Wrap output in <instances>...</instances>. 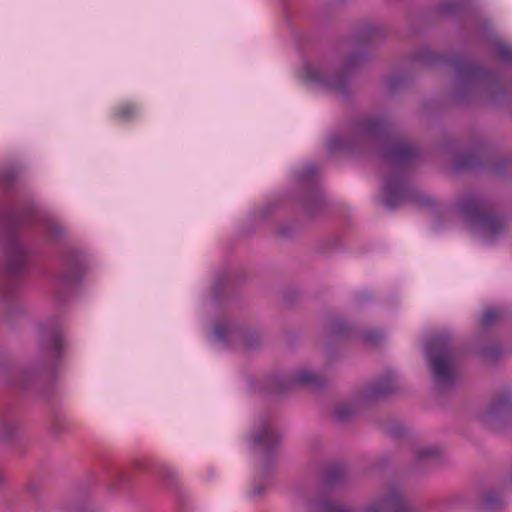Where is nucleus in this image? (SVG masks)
<instances>
[{
	"mask_svg": "<svg viewBox=\"0 0 512 512\" xmlns=\"http://www.w3.org/2000/svg\"><path fill=\"white\" fill-rule=\"evenodd\" d=\"M366 143L380 146L385 164L391 170L383 182V206L393 210L400 203L412 199L414 193L407 186L404 166L417 157L418 150L411 143L393 136L383 119L365 118L357 121L344 131L331 135L327 149L330 153H336Z\"/></svg>",
	"mask_w": 512,
	"mask_h": 512,
	"instance_id": "f257e3e1",
	"label": "nucleus"
},
{
	"mask_svg": "<svg viewBox=\"0 0 512 512\" xmlns=\"http://www.w3.org/2000/svg\"><path fill=\"white\" fill-rule=\"evenodd\" d=\"M367 58V54L358 52L331 65L305 63L301 69V76L308 83L347 97L352 72Z\"/></svg>",
	"mask_w": 512,
	"mask_h": 512,
	"instance_id": "f03ea898",
	"label": "nucleus"
},
{
	"mask_svg": "<svg viewBox=\"0 0 512 512\" xmlns=\"http://www.w3.org/2000/svg\"><path fill=\"white\" fill-rule=\"evenodd\" d=\"M452 64L456 74V100L463 101L478 92L485 93L494 103H498L500 98H505L504 91L497 89V79L492 72L463 56L454 58Z\"/></svg>",
	"mask_w": 512,
	"mask_h": 512,
	"instance_id": "7ed1b4c3",
	"label": "nucleus"
},
{
	"mask_svg": "<svg viewBox=\"0 0 512 512\" xmlns=\"http://www.w3.org/2000/svg\"><path fill=\"white\" fill-rule=\"evenodd\" d=\"M452 211L485 240L491 241L503 233L505 221L488 211V203L474 193L458 197Z\"/></svg>",
	"mask_w": 512,
	"mask_h": 512,
	"instance_id": "20e7f679",
	"label": "nucleus"
},
{
	"mask_svg": "<svg viewBox=\"0 0 512 512\" xmlns=\"http://www.w3.org/2000/svg\"><path fill=\"white\" fill-rule=\"evenodd\" d=\"M451 340L452 337L448 332H437L424 346V354L432 379L441 388L453 386L457 378L458 368Z\"/></svg>",
	"mask_w": 512,
	"mask_h": 512,
	"instance_id": "39448f33",
	"label": "nucleus"
},
{
	"mask_svg": "<svg viewBox=\"0 0 512 512\" xmlns=\"http://www.w3.org/2000/svg\"><path fill=\"white\" fill-rule=\"evenodd\" d=\"M311 509L313 512H406L408 506L402 488L390 485L360 507H353L333 500H323L315 503Z\"/></svg>",
	"mask_w": 512,
	"mask_h": 512,
	"instance_id": "423d86ee",
	"label": "nucleus"
},
{
	"mask_svg": "<svg viewBox=\"0 0 512 512\" xmlns=\"http://www.w3.org/2000/svg\"><path fill=\"white\" fill-rule=\"evenodd\" d=\"M65 339L60 328L53 326L40 329V348L37 368H34V386H39L40 374L50 383L56 377L63 356Z\"/></svg>",
	"mask_w": 512,
	"mask_h": 512,
	"instance_id": "0eeeda50",
	"label": "nucleus"
},
{
	"mask_svg": "<svg viewBox=\"0 0 512 512\" xmlns=\"http://www.w3.org/2000/svg\"><path fill=\"white\" fill-rule=\"evenodd\" d=\"M84 275V259L78 252H70L65 256L63 269L58 279L57 297L65 302L82 282Z\"/></svg>",
	"mask_w": 512,
	"mask_h": 512,
	"instance_id": "6e6552de",
	"label": "nucleus"
},
{
	"mask_svg": "<svg viewBox=\"0 0 512 512\" xmlns=\"http://www.w3.org/2000/svg\"><path fill=\"white\" fill-rule=\"evenodd\" d=\"M484 424L501 430L512 422V391L506 390L497 396L481 415Z\"/></svg>",
	"mask_w": 512,
	"mask_h": 512,
	"instance_id": "1a4fd4ad",
	"label": "nucleus"
},
{
	"mask_svg": "<svg viewBox=\"0 0 512 512\" xmlns=\"http://www.w3.org/2000/svg\"><path fill=\"white\" fill-rule=\"evenodd\" d=\"M251 438L255 446L269 454L280 445L282 435L274 428L268 417L261 416L254 424Z\"/></svg>",
	"mask_w": 512,
	"mask_h": 512,
	"instance_id": "9d476101",
	"label": "nucleus"
},
{
	"mask_svg": "<svg viewBox=\"0 0 512 512\" xmlns=\"http://www.w3.org/2000/svg\"><path fill=\"white\" fill-rule=\"evenodd\" d=\"M396 389L397 375L394 372H388L386 375L368 384L364 388L361 398L364 401H375L390 395Z\"/></svg>",
	"mask_w": 512,
	"mask_h": 512,
	"instance_id": "9b49d317",
	"label": "nucleus"
},
{
	"mask_svg": "<svg viewBox=\"0 0 512 512\" xmlns=\"http://www.w3.org/2000/svg\"><path fill=\"white\" fill-rule=\"evenodd\" d=\"M277 385L282 391L290 390L294 387L320 388L324 385L321 378L313 371L307 368L295 370L287 380L277 379Z\"/></svg>",
	"mask_w": 512,
	"mask_h": 512,
	"instance_id": "f8f14e48",
	"label": "nucleus"
},
{
	"mask_svg": "<svg viewBox=\"0 0 512 512\" xmlns=\"http://www.w3.org/2000/svg\"><path fill=\"white\" fill-rule=\"evenodd\" d=\"M240 334L241 330L229 323H218L214 326L215 339L223 344L237 340Z\"/></svg>",
	"mask_w": 512,
	"mask_h": 512,
	"instance_id": "ddd939ff",
	"label": "nucleus"
},
{
	"mask_svg": "<svg viewBox=\"0 0 512 512\" xmlns=\"http://www.w3.org/2000/svg\"><path fill=\"white\" fill-rule=\"evenodd\" d=\"M413 463L415 465L438 458L441 455V449L433 445H417L413 448Z\"/></svg>",
	"mask_w": 512,
	"mask_h": 512,
	"instance_id": "4468645a",
	"label": "nucleus"
},
{
	"mask_svg": "<svg viewBox=\"0 0 512 512\" xmlns=\"http://www.w3.org/2000/svg\"><path fill=\"white\" fill-rule=\"evenodd\" d=\"M503 506V500L493 492L486 493L480 504L482 512H493Z\"/></svg>",
	"mask_w": 512,
	"mask_h": 512,
	"instance_id": "2eb2a0df",
	"label": "nucleus"
},
{
	"mask_svg": "<svg viewBox=\"0 0 512 512\" xmlns=\"http://www.w3.org/2000/svg\"><path fill=\"white\" fill-rule=\"evenodd\" d=\"M49 430L54 437L59 438L61 435L69 432V425L63 416L55 414L49 423Z\"/></svg>",
	"mask_w": 512,
	"mask_h": 512,
	"instance_id": "dca6fc26",
	"label": "nucleus"
},
{
	"mask_svg": "<svg viewBox=\"0 0 512 512\" xmlns=\"http://www.w3.org/2000/svg\"><path fill=\"white\" fill-rule=\"evenodd\" d=\"M138 113V108L136 105L132 103H126L119 106L115 110V117L119 120L128 121L136 116Z\"/></svg>",
	"mask_w": 512,
	"mask_h": 512,
	"instance_id": "f3484780",
	"label": "nucleus"
},
{
	"mask_svg": "<svg viewBox=\"0 0 512 512\" xmlns=\"http://www.w3.org/2000/svg\"><path fill=\"white\" fill-rule=\"evenodd\" d=\"M356 413V409L353 404L344 403L340 404L334 413L335 418L340 422H345L351 419Z\"/></svg>",
	"mask_w": 512,
	"mask_h": 512,
	"instance_id": "a211bd4d",
	"label": "nucleus"
},
{
	"mask_svg": "<svg viewBox=\"0 0 512 512\" xmlns=\"http://www.w3.org/2000/svg\"><path fill=\"white\" fill-rule=\"evenodd\" d=\"M461 5V0H447L439 6L438 11L442 15L450 16L457 12L461 8Z\"/></svg>",
	"mask_w": 512,
	"mask_h": 512,
	"instance_id": "6ab92c4d",
	"label": "nucleus"
},
{
	"mask_svg": "<svg viewBox=\"0 0 512 512\" xmlns=\"http://www.w3.org/2000/svg\"><path fill=\"white\" fill-rule=\"evenodd\" d=\"M317 172L318 170L313 164H308L297 174V179L301 183H309L313 181Z\"/></svg>",
	"mask_w": 512,
	"mask_h": 512,
	"instance_id": "aec40b11",
	"label": "nucleus"
},
{
	"mask_svg": "<svg viewBox=\"0 0 512 512\" xmlns=\"http://www.w3.org/2000/svg\"><path fill=\"white\" fill-rule=\"evenodd\" d=\"M378 34H379V30L376 27H374L372 25H367L362 29V31L358 35V40H359L360 44L368 43V42L376 39Z\"/></svg>",
	"mask_w": 512,
	"mask_h": 512,
	"instance_id": "412c9836",
	"label": "nucleus"
},
{
	"mask_svg": "<svg viewBox=\"0 0 512 512\" xmlns=\"http://www.w3.org/2000/svg\"><path fill=\"white\" fill-rule=\"evenodd\" d=\"M502 316V312L498 309H487L483 313L482 325L485 327L491 326Z\"/></svg>",
	"mask_w": 512,
	"mask_h": 512,
	"instance_id": "4be33fe9",
	"label": "nucleus"
},
{
	"mask_svg": "<svg viewBox=\"0 0 512 512\" xmlns=\"http://www.w3.org/2000/svg\"><path fill=\"white\" fill-rule=\"evenodd\" d=\"M502 354V350L497 345H489L482 350L483 358L487 362H495Z\"/></svg>",
	"mask_w": 512,
	"mask_h": 512,
	"instance_id": "5701e85b",
	"label": "nucleus"
},
{
	"mask_svg": "<svg viewBox=\"0 0 512 512\" xmlns=\"http://www.w3.org/2000/svg\"><path fill=\"white\" fill-rule=\"evenodd\" d=\"M496 49L500 57L508 63H512V46L504 43H498Z\"/></svg>",
	"mask_w": 512,
	"mask_h": 512,
	"instance_id": "b1692460",
	"label": "nucleus"
},
{
	"mask_svg": "<svg viewBox=\"0 0 512 512\" xmlns=\"http://www.w3.org/2000/svg\"><path fill=\"white\" fill-rule=\"evenodd\" d=\"M405 78L400 75H392L386 80V87L390 92L397 90L402 84L405 83Z\"/></svg>",
	"mask_w": 512,
	"mask_h": 512,
	"instance_id": "393cba45",
	"label": "nucleus"
},
{
	"mask_svg": "<svg viewBox=\"0 0 512 512\" xmlns=\"http://www.w3.org/2000/svg\"><path fill=\"white\" fill-rule=\"evenodd\" d=\"M334 334H346L349 331V325L342 319H335L330 326Z\"/></svg>",
	"mask_w": 512,
	"mask_h": 512,
	"instance_id": "a878e982",
	"label": "nucleus"
},
{
	"mask_svg": "<svg viewBox=\"0 0 512 512\" xmlns=\"http://www.w3.org/2000/svg\"><path fill=\"white\" fill-rule=\"evenodd\" d=\"M417 60L425 64H433L437 60H439V57L433 54L429 49H424L421 53L417 55Z\"/></svg>",
	"mask_w": 512,
	"mask_h": 512,
	"instance_id": "bb28decb",
	"label": "nucleus"
},
{
	"mask_svg": "<svg viewBox=\"0 0 512 512\" xmlns=\"http://www.w3.org/2000/svg\"><path fill=\"white\" fill-rule=\"evenodd\" d=\"M480 162L474 156H465L459 163L458 168H476Z\"/></svg>",
	"mask_w": 512,
	"mask_h": 512,
	"instance_id": "cd10ccee",
	"label": "nucleus"
},
{
	"mask_svg": "<svg viewBox=\"0 0 512 512\" xmlns=\"http://www.w3.org/2000/svg\"><path fill=\"white\" fill-rule=\"evenodd\" d=\"M364 338L368 342H377L383 338V334L381 332H369L365 334Z\"/></svg>",
	"mask_w": 512,
	"mask_h": 512,
	"instance_id": "c85d7f7f",
	"label": "nucleus"
},
{
	"mask_svg": "<svg viewBox=\"0 0 512 512\" xmlns=\"http://www.w3.org/2000/svg\"><path fill=\"white\" fill-rule=\"evenodd\" d=\"M50 233L55 236H60L63 233V230L58 224L52 223L50 226Z\"/></svg>",
	"mask_w": 512,
	"mask_h": 512,
	"instance_id": "c756f323",
	"label": "nucleus"
},
{
	"mask_svg": "<svg viewBox=\"0 0 512 512\" xmlns=\"http://www.w3.org/2000/svg\"><path fill=\"white\" fill-rule=\"evenodd\" d=\"M389 433L394 436H400L403 433V428L397 425H393L389 428Z\"/></svg>",
	"mask_w": 512,
	"mask_h": 512,
	"instance_id": "7c9ffc66",
	"label": "nucleus"
},
{
	"mask_svg": "<svg viewBox=\"0 0 512 512\" xmlns=\"http://www.w3.org/2000/svg\"><path fill=\"white\" fill-rule=\"evenodd\" d=\"M264 489L260 485H255L252 490L253 496H260L263 493Z\"/></svg>",
	"mask_w": 512,
	"mask_h": 512,
	"instance_id": "2f4dec72",
	"label": "nucleus"
},
{
	"mask_svg": "<svg viewBox=\"0 0 512 512\" xmlns=\"http://www.w3.org/2000/svg\"><path fill=\"white\" fill-rule=\"evenodd\" d=\"M129 478H130V476H129V475H127V474H125V473H123V472H120V473L118 474V480H119V481H128V480H129Z\"/></svg>",
	"mask_w": 512,
	"mask_h": 512,
	"instance_id": "473e14b6",
	"label": "nucleus"
},
{
	"mask_svg": "<svg viewBox=\"0 0 512 512\" xmlns=\"http://www.w3.org/2000/svg\"><path fill=\"white\" fill-rule=\"evenodd\" d=\"M305 209L307 210V212H309L310 214H314V209H313V206L310 202H308L306 205H305Z\"/></svg>",
	"mask_w": 512,
	"mask_h": 512,
	"instance_id": "72a5a7b5",
	"label": "nucleus"
},
{
	"mask_svg": "<svg viewBox=\"0 0 512 512\" xmlns=\"http://www.w3.org/2000/svg\"><path fill=\"white\" fill-rule=\"evenodd\" d=\"M361 297H362V298H360V299L358 300L360 303H361V302H363L365 299H370V295H369V293H368V292H364V293H362V296H361Z\"/></svg>",
	"mask_w": 512,
	"mask_h": 512,
	"instance_id": "f704fd0d",
	"label": "nucleus"
},
{
	"mask_svg": "<svg viewBox=\"0 0 512 512\" xmlns=\"http://www.w3.org/2000/svg\"><path fill=\"white\" fill-rule=\"evenodd\" d=\"M326 481L327 483L332 484L336 482V479L332 475H330L327 477Z\"/></svg>",
	"mask_w": 512,
	"mask_h": 512,
	"instance_id": "c9c22d12",
	"label": "nucleus"
},
{
	"mask_svg": "<svg viewBox=\"0 0 512 512\" xmlns=\"http://www.w3.org/2000/svg\"><path fill=\"white\" fill-rule=\"evenodd\" d=\"M33 219H34V225L39 221V217H38V214L36 213V210L34 209V216H33Z\"/></svg>",
	"mask_w": 512,
	"mask_h": 512,
	"instance_id": "e433bc0d",
	"label": "nucleus"
},
{
	"mask_svg": "<svg viewBox=\"0 0 512 512\" xmlns=\"http://www.w3.org/2000/svg\"><path fill=\"white\" fill-rule=\"evenodd\" d=\"M279 233H280V235H282V236H286V231H285V229H281V230L279 231Z\"/></svg>",
	"mask_w": 512,
	"mask_h": 512,
	"instance_id": "4c0bfd02",
	"label": "nucleus"
},
{
	"mask_svg": "<svg viewBox=\"0 0 512 512\" xmlns=\"http://www.w3.org/2000/svg\"><path fill=\"white\" fill-rule=\"evenodd\" d=\"M174 475V472H169L168 474H166L167 477H172Z\"/></svg>",
	"mask_w": 512,
	"mask_h": 512,
	"instance_id": "58836bf2",
	"label": "nucleus"
}]
</instances>
